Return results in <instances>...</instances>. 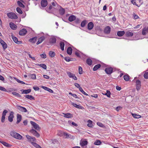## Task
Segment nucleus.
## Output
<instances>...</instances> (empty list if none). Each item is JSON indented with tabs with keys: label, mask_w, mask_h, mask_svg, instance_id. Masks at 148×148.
I'll list each match as a JSON object with an SVG mask.
<instances>
[{
	"label": "nucleus",
	"mask_w": 148,
	"mask_h": 148,
	"mask_svg": "<svg viewBox=\"0 0 148 148\" xmlns=\"http://www.w3.org/2000/svg\"><path fill=\"white\" fill-rule=\"evenodd\" d=\"M60 48L62 51H64V43L63 42H61L60 43Z\"/></svg>",
	"instance_id": "obj_32"
},
{
	"label": "nucleus",
	"mask_w": 148,
	"mask_h": 148,
	"mask_svg": "<svg viewBox=\"0 0 148 148\" xmlns=\"http://www.w3.org/2000/svg\"><path fill=\"white\" fill-rule=\"evenodd\" d=\"M37 39V37L35 36L29 39V41L32 43H35Z\"/></svg>",
	"instance_id": "obj_23"
},
{
	"label": "nucleus",
	"mask_w": 148,
	"mask_h": 148,
	"mask_svg": "<svg viewBox=\"0 0 148 148\" xmlns=\"http://www.w3.org/2000/svg\"><path fill=\"white\" fill-rule=\"evenodd\" d=\"M51 5L54 7V9H58L59 8L60 5H58L55 1H54L51 3Z\"/></svg>",
	"instance_id": "obj_15"
},
{
	"label": "nucleus",
	"mask_w": 148,
	"mask_h": 148,
	"mask_svg": "<svg viewBox=\"0 0 148 148\" xmlns=\"http://www.w3.org/2000/svg\"><path fill=\"white\" fill-rule=\"evenodd\" d=\"M64 114V117L66 118H71L72 117V114L71 113H63Z\"/></svg>",
	"instance_id": "obj_27"
},
{
	"label": "nucleus",
	"mask_w": 148,
	"mask_h": 148,
	"mask_svg": "<svg viewBox=\"0 0 148 148\" xmlns=\"http://www.w3.org/2000/svg\"><path fill=\"white\" fill-rule=\"evenodd\" d=\"M30 132L35 136H36L37 137H38L40 136V135L35 130L32 129L30 130Z\"/></svg>",
	"instance_id": "obj_10"
},
{
	"label": "nucleus",
	"mask_w": 148,
	"mask_h": 148,
	"mask_svg": "<svg viewBox=\"0 0 148 148\" xmlns=\"http://www.w3.org/2000/svg\"><path fill=\"white\" fill-rule=\"evenodd\" d=\"M0 90L2 91H4L6 92L7 91V90L5 88H4L3 87L0 86Z\"/></svg>",
	"instance_id": "obj_60"
},
{
	"label": "nucleus",
	"mask_w": 148,
	"mask_h": 148,
	"mask_svg": "<svg viewBox=\"0 0 148 148\" xmlns=\"http://www.w3.org/2000/svg\"><path fill=\"white\" fill-rule=\"evenodd\" d=\"M49 55L51 57H53L55 56V53L52 51L49 52Z\"/></svg>",
	"instance_id": "obj_38"
},
{
	"label": "nucleus",
	"mask_w": 148,
	"mask_h": 148,
	"mask_svg": "<svg viewBox=\"0 0 148 148\" xmlns=\"http://www.w3.org/2000/svg\"><path fill=\"white\" fill-rule=\"evenodd\" d=\"M10 135L13 137L18 139H21L22 136L19 134L14 131H12L10 132Z\"/></svg>",
	"instance_id": "obj_1"
},
{
	"label": "nucleus",
	"mask_w": 148,
	"mask_h": 148,
	"mask_svg": "<svg viewBox=\"0 0 148 148\" xmlns=\"http://www.w3.org/2000/svg\"><path fill=\"white\" fill-rule=\"evenodd\" d=\"M79 90L81 91V92L84 95H88L83 90L82 87L80 88Z\"/></svg>",
	"instance_id": "obj_47"
},
{
	"label": "nucleus",
	"mask_w": 148,
	"mask_h": 148,
	"mask_svg": "<svg viewBox=\"0 0 148 148\" xmlns=\"http://www.w3.org/2000/svg\"><path fill=\"white\" fill-rule=\"evenodd\" d=\"M110 31L111 28L109 26H107L105 27L104 30V33L107 34H109L110 33Z\"/></svg>",
	"instance_id": "obj_7"
},
{
	"label": "nucleus",
	"mask_w": 148,
	"mask_h": 148,
	"mask_svg": "<svg viewBox=\"0 0 148 148\" xmlns=\"http://www.w3.org/2000/svg\"><path fill=\"white\" fill-rule=\"evenodd\" d=\"M147 32L148 33V26L147 27H145L143 28L142 34L144 35H145Z\"/></svg>",
	"instance_id": "obj_18"
},
{
	"label": "nucleus",
	"mask_w": 148,
	"mask_h": 148,
	"mask_svg": "<svg viewBox=\"0 0 148 148\" xmlns=\"http://www.w3.org/2000/svg\"><path fill=\"white\" fill-rule=\"evenodd\" d=\"M132 115L134 118H135L138 119L141 117V116L135 114H132Z\"/></svg>",
	"instance_id": "obj_44"
},
{
	"label": "nucleus",
	"mask_w": 148,
	"mask_h": 148,
	"mask_svg": "<svg viewBox=\"0 0 148 148\" xmlns=\"http://www.w3.org/2000/svg\"><path fill=\"white\" fill-rule=\"evenodd\" d=\"M41 4L42 7L44 8L46 7L48 4L47 0H42L41 2Z\"/></svg>",
	"instance_id": "obj_12"
},
{
	"label": "nucleus",
	"mask_w": 148,
	"mask_h": 148,
	"mask_svg": "<svg viewBox=\"0 0 148 148\" xmlns=\"http://www.w3.org/2000/svg\"><path fill=\"white\" fill-rule=\"evenodd\" d=\"M27 32L26 30L25 29H23L20 31L19 34L20 35L24 36L26 34Z\"/></svg>",
	"instance_id": "obj_14"
},
{
	"label": "nucleus",
	"mask_w": 148,
	"mask_h": 148,
	"mask_svg": "<svg viewBox=\"0 0 148 148\" xmlns=\"http://www.w3.org/2000/svg\"><path fill=\"white\" fill-rule=\"evenodd\" d=\"M97 125L100 127H102L103 126V124L99 122H98L97 123Z\"/></svg>",
	"instance_id": "obj_58"
},
{
	"label": "nucleus",
	"mask_w": 148,
	"mask_h": 148,
	"mask_svg": "<svg viewBox=\"0 0 148 148\" xmlns=\"http://www.w3.org/2000/svg\"><path fill=\"white\" fill-rule=\"evenodd\" d=\"M10 26L11 28L13 29H15L17 28V26L12 22L10 23Z\"/></svg>",
	"instance_id": "obj_21"
},
{
	"label": "nucleus",
	"mask_w": 148,
	"mask_h": 148,
	"mask_svg": "<svg viewBox=\"0 0 148 148\" xmlns=\"http://www.w3.org/2000/svg\"><path fill=\"white\" fill-rule=\"evenodd\" d=\"M125 35L127 37H131L133 36V33L131 30H129L126 32Z\"/></svg>",
	"instance_id": "obj_17"
},
{
	"label": "nucleus",
	"mask_w": 148,
	"mask_h": 148,
	"mask_svg": "<svg viewBox=\"0 0 148 148\" xmlns=\"http://www.w3.org/2000/svg\"><path fill=\"white\" fill-rule=\"evenodd\" d=\"M101 67V65L100 64H98L95 65L93 68V70L94 71H96L99 68H100Z\"/></svg>",
	"instance_id": "obj_33"
},
{
	"label": "nucleus",
	"mask_w": 148,
	"mask_h": 148,
	"mask_svg": "<svg viewBox=\"0 0 148 148\" xmlns=\"http://www.w3.org/2000/svg\"><path fill=\"white\" fill-rule=\"evenodd\" d=\"M7 16L8 17L11 19H17L18 16L15 13L12 12L8 13L7 14Z\"/></svg>",
	"instance_id": "obj_2"
},
{
	"label": "nucleus",
	"mask_w": 148,
	"mask_h": 148,
	"mask_svg": "<svg viewBox=\"0 0 148 148\" xmlns=\"http://www.w3.org/2000/svg\"><path fill=\"white\" fill-rule=\"evenodd\" d=\"M56 39L55 38H52L50 39V42L51 43H54L56 42Z\"/></svg>",
	"instance_id": "obj_46"
},
{
	"label": "nucleus",
	"mask_w": 148,
	"mask_h": 148,
	"mask_svg": "<svg viewBox=\"0 0 148 148\" xmlns=\"http://www.w3.org/2000/svg\"><path fill=\"white\" fill-rule=\"evenodd\" d=\"M17 109L20 112H26L27 110L26 108L17 105L16 106Z\"/></svg>",
	"instance_id": "obj_3"
},
{
	"label": "nucleus",
	"mask_w": 148,
	"mask_h": 148,
	"mask_svg": "<svg viewBox=\"0 0 148 148\" xmlns=\"http://www.w3.org/2000/svg\"><path fill=\"white\" fill-rule=\"evenodd\" d=\"M131 1L133 5L137 6L136 2V0H131Z\"/></svg>",
	"instance_id": "obj_63"
},
{
	"label": "nucleus",
	"mask_w": 148,
	"mask_h": 148,
	"mask_svg": "<svg viewBox=\"0 0 148 148\" xmlns=\"http://www.w3.org/2000/svg\"><path fill=\"white\" fill-rule=\"evenodd\" d=\"M64 60L67 62H69L71 61V58H70L69 57H65L64 58Z\"/></svg>",
	"instance_id": "obj_50"
},
{
	"label": "nucleus",
	"mask_w": 148,
	"mask_h": 148,
	"mask_svg": "<svg viewBox=\"0 0 148 148\" xmlns=\"http://www.w3.org/2000/svg\"><path fill=\"white\" fill-rule=\"evenodd\" d=\"M59 8H60L59 10V14L61 15H63L65 13V10L60 6L59 7Z\"/></svg>",
	"instance_id": "obj_13"
},
{
	"label": "nucleus",
	"mask_w": 148,
	"mask_h": 148,
	"mask_svg": "<svg viewBox=\"0 0 148 148\" xmlns=\"http://www.w3.org/2000/svg\"><path fill=\"white\" fill-rule=\"evenodd\" d=\"M14 112L12 111L10 113V115L8 117V120L10 122H12L13 121L14 118Z\"/></svg>",
	"instance_id": "obj_11"
},
{
	"label": "nucleus",
	"mask_w": 148,
	"mask_h": 148,
	"mask_svg": "<svg viewBox=\"0 0 148 148\" xmlns=\"http://www.w3.org/2000/svg\"><path fill=\"white\" fill-rule=\"evenodd\" d=\"M11 38L13 40L15 43L18 44H21L22 43V42L21 41H18V40L17 38L16 37H15L13 35H11Z\"/></svg>",
	"instance_id": "obj_6"
},
{
	"label": "nucleus",
	"mask_w": 148,
	"mask_h": 148,
	"mask_svg": "<svg viewBox=\"0 0 148 148\" xmlns=\"http://www.w3.org/2000/svg\"><path fill=\"white\" fill-rule=\"evenodd\" d=\"M28 76L33 79H36V75L35 74H31L29 75Z\"/></svg>",
	"instance_id": "obj_43"
},
{
	"label": "nucleus",
	"mask_w": 148,
	"mask_h": 148,
	"mask_svg": "<svg viewBox=\"0 0 148 148\" xmlns=\"http://www.w3.org/2000/svg\"><path fill=\"white\" fill-rule=\"evenodd\" d=\"M103 95H106L108 97H110V95H111V92L110 91L107 90L106 91V93H103Z\"/></svg>",
	"instance_id": "obj_40"
},
{
	"label": "nucleus",
	"mask_w": 148,
	"mask_h": 148,
	"mask_svg": "<svg viewBox=\"0 0 148 148\" xmlns=\"http://www.w3.org/2000/svg\"><path fill=\"white\" fill-rule=\"evenodd\" d=\"M87 23V21L86 20H84L81 22V26L82 27H84L85 26Z\"/></svg>",
	"instance_id": "obj_36"
},
{
	"label": "nucleus",
	"mask_w": 148,
	"mask_h": 148,
	"mask_svg": "<svg viewBox=\"0 0 148 148\" xmlns=\"http://www.w3.org/2000/svg\"><path fill=\"white\" fill-rule=\"evenodd\" d=\"M79 73L80 74H82V69L81 66H79Z\"/></svg>",
	"instance_id": "obj_54"
},
{
	"label": "nucleus",
	"mask_w": 148,
	"mask_h": 148,
	"mask_svg": "<svg viewBox=\"0 0 148 148\" xmlns=\"http://www.w3.org/2000/svg\"><path fill=\"white\" fill-rule=\"evenodd\" d=\"M45 39V37L44 36L41 37L39 39L38 41L36 43V44L38 45L41 43Z\"/></svg>",
	"instance_id": "obj_20"
},
{
	"label": "nucleus",
	"mask_w": 148,
	"mask_h": 148,
	"mask_svg": "<svg viewBox=\"0 0 148 148\" xmlns=\"http://www.w3.org/2000/svg\"><path fill=\"white\" fill-rule=\"evenodd\" d=\"M74 85L76 87H77V88H79V89L81 87L80 86L79 84L77 83H75L74 84Z\"/></svg>",
	"instance_id": "obj_61"
},
{
	"label": "nucleus",
	"mask_w": 148,
	"mask_h": 148,
	"mask_svg": "<svg viewBox=\"0 0 148 148\" xmlns=\"http://www.w3.org/2000/svg\"><path fill=\"white\" fill-rule=\"evenodd\" d=\"M72 49L71 47H69L67 49V53L69 55H71V54L72 53Z\"/></svg>",
	"instance_id": "obj_29"
},
{
	"label": "nucleus",
	"mask_w": 148,
	"mask_h": 148,
	"mask_svg": "<svg viewBox=\"0 0 148 148\" xmlns=\"http://www.w3.org/2000/svg\"><path fill=\"white\" fill-rule=\"evenodd\" d=\"M32 144L36 148H42L39 145L37 144L36 143L32 142Z\"/></svg>",
	"instance_id": "obj_37"
},
{
	"label": "nucleus",
	"mask_w": 148,
	"mask_h": 148,
	"mask_svg": "<svg viewBox=\"0 0 148 148\" xmlns=\"http://www.w3.org/2000/svg\"><path fill=\"white\" fill-rule=\"evenodd\" d=\"M76 17L75 16L72 15L70 16L69 18V21L70 22H72L76 19Z\"/></svg>",
	"instance_id": "obj_24"
},
{
	"label": "nucleus",
	"mask_w": 148,
	"mask_h": 148,
	"mask_svg": "<svg viewBox=\"0 0 148 148\" xmlns=\"http://www.w3.org/2000/svg\"><path fill=\"white\" fill-rule=\"evenodd\" d=\"M22 94H28L31 91V90L30 89H28L27 90H23Z\"/></svg>",
	"instance_id": "obj_34"
},
{
	"label": "nucleus",
	"mask_w": 148,
	"mask_h": 148,
	"mask_svg": "<svg viewBox=\"0 0 148 148\" xmlns=\"http://www.w3.org/2000/svg\"><path fill=\"white\" fill-rule=\"evenodd\" d=\"M3 48V49L5 50L7 47V44L5 42L4 44L2 46Z\"/></svg>",
	"instance_id": "obj_59"
},
{
	"label": "nucleus",
	"mask_w": 148,
	"mask_h": 148,
	"mask_svg": "<svg viewBox=\"0 0 148 148\" xmlns=\"http://www.w3.org/2000/svg\"><path fill=\"white\" fill-rule=\"evenodd\" d=\"M37 65L42 68L45 69H47V66L45 64H38Z\"/></svg>",
	"instance_id": "obj_35"
},
{
	"label": "nucleus",
	"mask_w": 148,
	"mask_h": 148,
	"mask_svg": "<svg viewBox=\"0 0 148 148\" xmlns=\"http://www.w3.org/2000/svg\"><path fill=\"white\" fill-rule=\"evenodd\" d=\"M24 96L28 99H29L30 100L32 99H34V97H33L32 95H26Z\"/></svg>",
	"instance_id": "obj_28"
},
{
	"label": "nucleus",
	"mask_w": 148,
	"mask_h": 148,
	"mask_svg": "<svg viewBox=\"0 0 148 148\" xmlns=\"http://www.w3.org/2000/svg\"><path fill=\"white\" fill-rule=\"evenodd\" d=\"M88 123L87 124V125L88 127H91L93 126L92 121L91 120H88Z\"/></svg>",
	"instance_id": "obj_31"
},
{
	"label": "nucleus",
	"mask_w": 148,
	"mask_h": 148,
	"mask_svg": "<svg viewBox=\"0 0 148 148\" xmlns=\"http://www.w3.org/2000/svg\"><path fill=\"white\" fill-rule=\"evenodd\" d=\"M101 143V142L100 140H97L94 143V144L96 145H99Z\"/></svg>",
	"instance_id": "obj_45"
},
{
	"label": "nucleus",
	"mask_w": 148,
	"mask_h": 148,
	"mask_svg": "<svg viewBox=\"0 0 148 148\" xmlns=\"http://www.w3.org/2000/svg\"><path fill=\"white\" fill-rule=\"evenodd\" d=\"M14 79L18 83L23 84H25V82H23V81H21L20 80L17 79V78L15 77Z\"/></svg>",
	"instance_id": "obj_49"
},
{
	"label": "nucleus",
	"mask_w": 148,
	"mask_h": 148,
	"mask_svg": "<svg viewBox=\"0 0 148 148\" xmlns=\"http://www.w3.org/2000/svg\"><path fill=\"white\" fill-rule=\"evenodd\" d=\"M144 77L146 79H148V72H145L144 74Z\"/></svg>",
	"instance_id": "obj_53"
},
{
	"label": "nucleus",
	"mask_w": 148,
	"mask_h": 148,
	"mask_svg": "<svg viewBox=\"0 0 148 148\" xmlns=\"http://www.w3.org/2000/svg\"><path fill=\"white\" fill-rule=\"evenodd\" d=\"M88 144V141L86 140H81L80 142V145L82 147H84L86 145Z\"/></svg>",
	"instance_id": "obj_22"
},
{
	"label": "nucleus",
	"mask_w": 148,
	"mask_h": 148,
	"mask_svg": "<svg viewBox=\"0 0 148 148\" xmlns=\"http://www.w3.org/2000/svg\"><path fill=\"white\" fill-rule=\"evenodd\" d=\"M12 94L13 95H15L17 97H21V96L20 94H19L18 93L16 92H12Z\"/></svg>",
	"instance_id": "obj_51"
},
{
	"label": "nucleus",
	"mask_w": 148,
	"mask_h": 148,
	"mask_svg": "<svg viewBox=\"0 0 148 148\" xmlns=\"http://www.w3.org/2000/svg\"><path fill=\"white\" fill-rule=\"evenodd\" d=\"M105 71L108 74H111L113 71V68L112 67H108L105 69Z\"/></svg>",
	"instance_id": "obj_5"
},
{
	"label": "nucleus",
	"mask_w": 148,
	"mask_h": 148,
	"mask_svg": "<svg viewBox=\"0 0 148 148\" xmlns=\"http://www.w3.org/2000/svg\"><path fill=\"white\" fill-rule=\"evenodd\" d=\"M125 32L124 31H119L117 32V35L119 36H121L125 34Z\"/></svg>",
	"instance_id": "obj_26"
},
{
	"label": "nucleus",
	"mask_w": 148,
	"mask_h": 148,
	"mask_svg": "<svg viewBox=\"0 0 148 148\" xmlns=\"http://www.w3.org/2000/svg\"><path fill=\"white\" fill-rule=\"evenodd\" d=\"M8 112V111L6 110H4L2 113V116H5L6 113Z\"/></svg>",
	"instance_id": "obj_56"
},
{
	"label": "nucleus",
	"mask_w": 148,
	"mask_h": 148,
	"mask_svg": "<svg viewBox=\"0 0 148 148\" xmlns=\"http://www.w3.org/2000/svg\"><path fill=\"white\" fill-rule=\"evenodd\" d=\"M87 26L88 29L91 30L94 27V24L92 22H90L88 24Z\"/></svg>",
	"instance_id": "obj_16"
},
{
	"label": "nucleus",
	"mask_w": 148,
	"mask_h": 148,
	"mask_svg": "<svg viewBox=\"0 0 148 148\" xmlns=\"http://www.w3.org/2000/svg\"><path fill=\"white\" fill-rule=\"evenodd\" d=\"M86 63L89 65H91L92 64V60L90 59H87L86 60Z\"/></svg>",
	"instance_id": "obj_42"
},
{
	"label": "nucleus",
	"mask_w": 148,
	"mask_h": 148,
	"mask_svg": "<svg viewBox=\"0 0 148 148\" xmlns=\"http://www.w3.org/2000/svg\"><path fill=\"white\" fill-rule=\"evenodd\" d=\"M63 136H65L66 138H74V136L70 134H68L66 132L63 133Z\"/></svg>",
	"instance_id": "obj_9"
},
{
	"label": "nucleus",
	"mask_w": 148,
	"mask_h": 148,
	"mask_svg": "<svg viewBox=\"0 0 148 148\" xmlns=\"http://www.w3.org/2000/svg\"><path fill=\"white\" fill-rule=\"evenodd\" d=\"M17 4L20 7L24 8L25 7L24 5L23 4V3H21V1H17Z\"/></svg>",
	"instance_id": "obj_41"
},
{
	"label": "nucleus",
	"mask_w": 148,
	"mask_h": 148,
	"mask_svg": "<svg viewBox=\"0 0 148 148\" xmlns=\"http://www.w3.org/2000/svg\"><path fill=\"white\" fill-rule=\"evenodd\" d=\"M136 89L137 90H139L141 87V82L140 81L137 80L136 82Z\"/></svg>",
	"instance_id": "obj_8"
},
{
	"label": "nucleus",
	"mask_w": 148,
	"mask_h": 148,
	"mask_svg": "<svg viewBox=\"0 0 148 148\" xmlns=\"http://www.w3.org/2000/svg\"><path fill=\"white\" fill-rule=\"evenodd\" d=\"M123 78L126 81H129L130 79L129 76L127 74L124 75L123 76Z\"/></svg>",
	"instance_id": "obj_39"
},
{
	"label": "nucleus",
	"mask_w": 148,
	"mask_h": 148,
	"mask_svg": "<svg viewBox=\"0 0 148 148\" xmlns=\"http://www.w3.org/2000/svg\"><path fill=\"white\" fill-rule=\"evenodd\" d=\"M30 123L35 129L38 130H39L40 129V128L39 127L38 125L35 122L31 121Z\"/></svg>",
	"instance_id": "obj_4"
},
{
	"label": "nucleus",
	"mask_w": 148,
	"mask_h": 148,
	"mask_svg": "<svg viewBox=\"0 0 148 148\" xmlns=\"http://www.w3.org/2000/svg\"><path fill=\"white\" fill-rule=\"evenodd\" d=\"M67 74L68 76H69V77L71 78H72V77L73 76V75H74L73 73H72L71 72H68L67 73Z\"/></svg>",
	"instance_id": "obj_52"
},
{
	"label": "nucleus",
	"mask_w": 148,
	"mask_h": 148,
	"mask_svg": "<svg viewBox=\"0 0 148 148\" xmlns=\"http://www.w3.org/2000/svg\"><path fill=\"white\" fill-rule=\"evenodd\" d=\"M17 121L16 123L18 124L21 121L22 117L21 115L17 114Z\"/></svg>",
	"instance_id": "obj_25"
},
{
	"label": "nucleus",
	"mask_w": 148,
	"mask_h": 148,
	"mask_svg": "<svg viewBox=\"0 0 148 148\" xmlns=\"http://www.w3.org/2000/svg\"><path fill=\"white\" fill-rule=\"evenodd\" d=\"M64 132L62 131H60L58 132V134L60 136H63V133Z\"/></svg>",
	"instance_id": "obj_57"
},
{
	"label": "nucleus",
	"mask_w": 148,
	"mask_h": 148,
	"mask_svg": "<svg viewBox=\"0 0 148 148\" xmlns=\"http://www.w3.org/2000/svg\"><path fill=\"white\" fill-rule=\"evenodd\" d=\"M16 10L17 12L20 14H22L23 13L22 10L19 7H17L16 8Z\"/></svg>",
	"instance_id": "obj_48"
},
{
	"label": "nucleus",
	"mask_w": 148,
	"mask_h": 148,
	"mask_svg": "<svg viewBox=\"0 0 148 148\" xmlns=\"http://www.w3.org/2000/svg\"><path fill=\"white\" fill-rule=\"evenodd\" d=\"M0 143H1L2 144H3L6 147H10V145L8 143H7L3 141H1L0 140Z\"/></svg>",
	"instance_id": "obj_30"
},
{
	"label": "nucleus",
	"mask_w": 148,
	"mask_h": 148,
	"mask_svg": "<svg viewBox=\"0 0 148 148\" xmlns=\"http://www.w3.org/2000/svg\"><path fill=\"white\" fill-rule=\"evenodd\" d=\"M71 104L75 108L79 109H82V106L79 105H77L76 104L73 103L72 102H71Z\"/></svg>",
	"instance_id": "obj_19"
},
{
	"label": "nucleus",
	"mask_w": 148,
	"mask_h": 148,
	"mask_svg": "<svg viewBox=\"0 0 148 148\" xmlns=\"http://www.w3.org/2000/svg\"><path fill=\"white\" fill-rule=\"evenodd\" d=\"M41 57L43 58H46V55L45 53L40 55Z\"/></svg>",
	"instance_id": "obj_55"
},
{
	"label": "nucleus",
	"mask_w": 148,
	"mask_h": 148,
	"mask_svg": "<svg viewBox=\"0 0 148 148\" xmlns=\"http://www.w3.org/2000/svg\"><path fill=\"white\" fill-rule=\"evenodd\" d=\"M33 88L36 91H38L39 90V87L37 86H34L33 87Z\"/></svg>",
	"instance_id": "obj_62"
},
{
	"label": "nucleus",
	"mask_w": 148,
	"mask_h": 148,
	"mask_svg": "<svg viewBox=\"0 0 148 148\" xmlns=\"http://www.w3.org/2000/svg\"><path fill=\"white\" fill-rule=\"evenodd\" d=\"M5 119V116H2L1 119V121L3 123L4 122Z\"/></svg>",
	"instance_id": "obj_64"
}]
</instances>
